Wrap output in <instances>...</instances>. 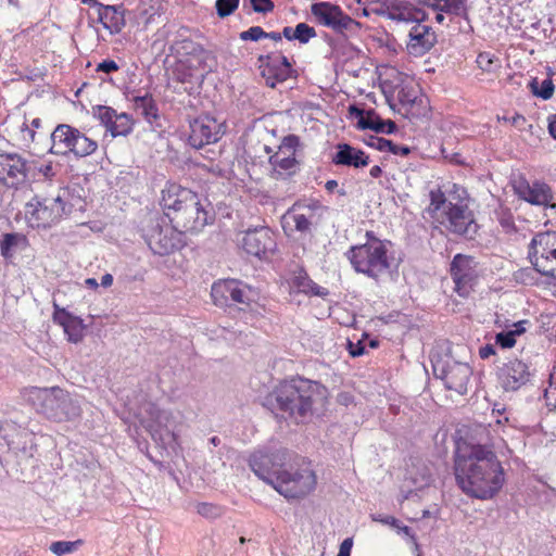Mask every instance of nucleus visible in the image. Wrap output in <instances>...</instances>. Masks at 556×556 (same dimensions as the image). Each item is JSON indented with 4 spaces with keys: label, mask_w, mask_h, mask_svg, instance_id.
<instances>
[{
    "label": "nucleus",
    "mask_w": 556,
    "mask_h": 556,
    "mask_svg": "<svg viewBox=\"0 0 556 556\" xmlns=\"http://www.w3.org/2000/svg\"><path fill=\"white\" fill-rule=\"evenodd\" d=\"M366 112L363 109H359L355 104L349 106V113L351 116L356 117L358 121L365 119Z\"/></svg>",
    "instance_id": "nucleus-58"
},
{
    "label": "nucleus",
    "mask_w": 556,
    "mask_h": 556,
    "mask_svg": "<svg viewBox=\"0 0 556 556\" xmlns=\"http://www.w3.org/2000/svg\"><path fill=\"white\" fill-rule=\"evenodd\" d=\"M28 162L21 154L0 153V184L8 188H17L28 178Z\"/></svg>",
    "instance_id": "nucleus-15"
},
{
    "label": "nucleus",
    "mask_w": 556,
    "mask_h": 556,
    "mask_svg": "<svg viewBox=\"0 0 556 556\" xmlns=\"http://www.w3.org/2000/svg\"><path fill=\"white\" fill-rule=\"evenodd\" d=\"M300 144L295 135L286 136L278 147V151L269 156V164L273 166V177L279 178L283 175H292L296 172L299 162L295 159L296 148Z\"/></svg>",
    "instance_id": "nucleus-13"
},
{
    "label": "nucleus",
    "mask_w": 556,
    "mask_h": 556,
    "mask_svg": "<svg viewBox=\"0 0 556 556\" xmlns=\"http://www.w3.org/2000/svg\"><path fill=\"white\" fill-rule=\"evenodd\" d=\"M26 243L27 239L22 233H5L0 241L1 254L5 258L12 257L17 250L25 248Z\"/></svg>",
    "instance_id": "nucleus-28"
},
{
    "label": "nucleus",
    "mask_w": 556,
    "mask_h": 556,
    "mask_svg": "<svg viewBox=\"0 0 556 556\" xmlns=\"http://www.w3.org/2000/svg\"><path fill=\"white\" fill-rule=\"evenodd\" d=\"M369 11L372 14L384 16L400 22L419 21L426 17V13L419 9H413L407 3L397 0H367Z\"/></svg>",
    "instance_id": "nucleus-17"
},
{
    "label": "nucleus",
    "mask_w": 556,
    "mask_h": 556,
    "mask_svg": "<svg viewBox=\"0 0 556 556\" xmlns=\"http://www.w3.org/2000/svg\"><path fill=\"white\" fill-rule=\"evenodd\" d=\"M293 35L294 40H298L300 43H307L317 36L315 28L306 23H299L294 28Z\"/></svg>",
    "instance_id": "nucleus-41"
},
{
    "label": "nucleus",
    "mask_w": 556,
    "mask_h": 556,
    "mask_svg": "<svg viewBox=\"0 0 556 556\" xmlns=\"http://www.w3.org/2000/svg\"><path fill=\"white\" fill-rule=\"evenodd\" d=\"M35 434L14 421H0V459L14 456L17 465L35 466Z\"/></svg>",
    "instance_id": "nucleus-7"
},
{
    "label": "nucleus",
    "mask_w": 556,
    "mask_h": 556,
    "mask_svg": "<svg viewBox=\"0 0 556 556\" xmlns=\"http://www.w3.org/2000/svg\"><path fill=\"white\" fill-rule=\"evenodd\" d=\"M224 134L223 125L215 118L204 115L190 123L189 144L201 149L206 144L215 143Z\"/></svg>",
    "instance_id": "nucleus-16"
},
{
    "label": "nucleus",
    "mask_w": 556,
    "mask_h": 556,
    "mask_svg": "<svg viewBox=\"0 0 556 556\" xmlns=\"http://www.w3.org/2000/svg\"><path fill=\"white\" fill-rule=\"evenodd\" d=\"M538 80L536 78H533L531 81H530V87L532 89V92L544 99V100H547L549 99L553 93H554V84L552 81V79L547 78V79H544L542 83H541V87L538 88Z\"/></svg>",
    "instance_id": "nucleus-39"
},
{
    "label": "nucleus",
    "mask_w": 556,
    "mask_h": 556,
    "mask_svg": "<svg viewBox=\"0 0 556 556\" xmlns=\"http://www.w3.org/2000/svg\"><path fill=\"white\" fill-rule=\"evenodd\" d=\"M495 354V349L492 344H485L480 348L479 355L482 359L490 357Z\"/></svg>",
    "instance_id": "nucleus-59"
},
{
    "label": "nucleus",
    "mask_w": 556,
    "mask_h": 556,
    "mask_svg": "<svg viewBox=\"0 0 556 556\" xmlns=\"http://www.w3.org/2000/svg\"><path fill=\"white\" fill-rule=\"evenodd\" d=\"M311 12L319 24L328 26L334 13L339 14V5L330 2H316L311 5Z\"/></svg>",
    "instance_id": "nucleus-31"
},
{
    "label": "nucleus",
    "mask_w": 556,
    "mask_h": 556,
    "mask_svg": "<svg viewBox=\"0 0 556 556\" xmlns=\"http://www.w3.org/2000/svg\"><path fill=\"white\" fill-rule=\"evenodd\" d=\"M336 149L337 152L332 156L334 165L362 168L370 162L369 156L363 150L356 149L349 143H338Z\"/></svg>",
    "instance_id": "nucleus-26"
},
{
    "label": "nucleus",
    "mask_w": 556,
    "mask_h": 556,
    "mask_svg": "<svg viewBox=\"0 0 556 556\" xmlns=\"http://www.w3.org/2000/svg\"><path fill=\"white\" fill-rule=\"evenodd\" d=\"M339 34H344V31H355L361 28V23L350 17L345 14L342 9L339 7V14L333 15V18L327 26Z\"/></svg>",
    "instance_id": "nucleus-32"
},
{
    "label": "nucleus",
    "mask_w": 556,
    "mask_h": 556,
    "mask_svg": "<svg viewBox=\"0 0 556 556\" xmlns=\"http://www.w3.org/2000/svg\"><path fill=\"white\" fill-rule=\"evenodd\" d=\"M510 124L518 128L520 131L531 130L532 125L527 123V119L521 114H515L510 119Z\"/></svg>",
    "instance_id": "nucleus-52"
},
{
    "label": "nucleus",
    "mask_w": 556,
    "mask_h": 556,
    "mask_svg": "<svg viewBox=\"0 0 556 556\" xmlns=\"http://www.w3.org/2000/svg\"><path fill=\"white\" fill-rule=\"evenodd\" d=\"M528 365L519 359L509 361L500 370V379L506 391H517L530 380Z\"/></svg>",
    "instance_id": "nucleus-20"
},
{
    "label": "nucleus",
    "mask_w": 556,
    "mask_h": 556,
    "mask_svg": "<svg viewBox=\"0 0 556 556\" xmlns=\"http://www.w3.org/2000/svg\"><path fill=\"white\" fill-rule=\"evenodd\" d=\"M241 245L248 254L262 258L275 251L276 240L268 227H260L247 230Z\"/></svg>",
    "instance_id": "nucleus-19"
},
{
    "label": "nucleus",
    "mask_w": 556,
    "mask_h": 556,
    "mask_svg": "<svg viewBox=\"0 0 556 556\" xmlns=\"http://www.w3.org/2000/svg\"><path fill=\"white\" fill-rule=\"evenodd\" d=\"M98 149L96 140L86 136L85 132L76 129L73 153L76 157H86L94 153Z\"/></svg>",
    "instance_id": "nucleus-29"
},
{
    "label": "nucleus",
    "mask_w": 556,
    "mask_h": 556,
    "mask_svg": "<svg viewBox=\"0 0 556 556\" xmlns=\"http://www.w3.org/2000/svg\"><path fill=\"white\" fill-rule=\"evenodd\" d=\"M252 471L288 500H300L316 486V475L306 457L270 442L249 458Z\"/></svg>",
    "instance_id": "nucleus-1"
},
{
    "label": "nucleus",
    "mask_w": 556,
    "mask_h": 556,
    "mask_svg": "<svg viewBox=\"0 0 556 556\" xmlns=\"http://www.w3.org/2000/svg\"><path fill=\"white\" fill-rule=\"evenodd\" d=\"M348 345L349 352L353 357L361 356L364 353V346L361 344V342L354 344L353 342L349 341Z\"/></svg>",
    "instance_id": "nucleus-57"
},
{
    "label": "nucleus",
    "mask_w": 556,
    "mask_h": 556,
    "mask_svg": "<svg viewBox=\"0 0 556 556\" xmlns=\"http://www.w3.org/2000/svg\"><path fill=\"white\" fill-rule=\"evenodd\" d=\"M39 172H40L45 177H52V176H54L53 166H52V164H51V163L42 164V165L39 167Z\"/></svg>",
    "instance_id": "nucleus-61"
},
{
    "label": "nucleus",
    "mask_w": 556,
    "mask_h": 556,
    "mask_svg": "<svg viewBox=\"0 0 556 556\" xmlns=\"http://www.w3.org/2000/svg\"><path fill=\"white\" fill-rule=\"evenodd\" d=\"M22 395L38 414L54 422L72 421L81 414L79 401L59 387H30L24 389Z\"/></svg>",
    "instance_id": "nucleus-5"
},
{
    "label": "nucleus",
    "mask_w": 556,
    "mask_h": 556,
    "mask_svg": "<svg viewBox=\"0 0 556 556\" xmlns=\"http://www.w3.org/2000/svg\"><path fill=\"white\" fill-rule=\"evenodd\" d=\"M450 273L455 283V291L459 296L467 298L478 278L475 257L456 254L451 263Z\"/></svg>",
    "instance_id": "nucleus-12"
},
{
    "label": "nucleus",
    "mask_w": 556,
    "mask_h": 556,
    "mask_svg": "<svg viewBox=\"0 0 556 556\" xmlns=\"http://www.w3.org/2000/svg\"><path fill=\"white\" fill-rule=\"evenodd\" d=\"M371 519L374 521H377V522H380L382 525H388V526H391V527H399V520L393 517V516H383V515H372L371 516Z\"/></svg>",
    "instance_id": "nucleus-55"
},
{
    "label": "nucleus",
    "mask_w": 556,
    "mask_h": 556,
    "mask_svg": "<svg viewBox=\"0 0 556 556\" xmlns=\"http://www.w3.org/2000/svg\"><path fill=\"white\" fill-rule=\"evenodd\" d=\"M118 70V65L113 60H104L98 64L97 71L103 73H112Z\"/></svg>",
    "instance_id": "nucleus-56"
},
{
    "label": "nucleus",
    "mask_w": 556,
    "mask_h": 556,
    "mask_svg": "<svg viewBox=\"0 0 556 556\" xmlns=\"http://www.w3.org/2000/svg\"><path fill=\"white\" fill-rule=\"evenodd\" d=\"M366 238L365 243L351 247L345 256L355 271L378 279L390 268L387 248L390 242L378 239L372 231H367Z\"/></svg>",
    "instance_id": "nucleus-6"
},
{
    "label": "nucleus",
    "mask_w": 556,
    "mask_h": 556,
    "mask_svg": "<svg viewBox=\"0 0 556 556\" xmlns=\"http://www.w3.org/2000/svg\"><path fill=\"white\" fill-rule=\"evenodd\" d=\"M268 73L273 74L275 77V80L282 83L287 80L290 76L292 71H286L283 67L276 68L275 65L268 67Z\"/></svg>",
    "instance_id": "nucleus-53"
},
{
    "label": "nucleus",
    "mask_w": 556,
    "mask_h": 556,
    "mask_svg": "<svg viewBox=\"0 0 556 556\" xmlns=\"http://www.w3.org/2000/svg\"><path fill=\"white\" fill-rule=\"evenodd\" d=\"M53 321L63 327L68 341L73 343L80 342L86 328L83 319L68 313L65 308H61L56 303H53Z\"/></svg>",
    "instance_id": "nucleus-22"
},
{
    "label": "nucleus",
    "mask_w": 556,
    "mask_h": 556,
    "mask_svg": "<svg viewBox=\"0 0 556 556\" xmlns=\"http://www.w3.org/2000/svg\"><path fill=\"white\" fill-rule=\"evenodd\" d=\"M529 258L542 276L556 279V250L530 244Z\"/></svg>",
    "instance_id": "nucleus-24"
},
{
    "label": "nucleus",
    "mask_w": 556,
    "mask_h": 556,
    "mask_svg": "<svg viewBox=\"0 0 556 556\" xmlns=\"http://www.w3.org/2000/svg\"><path fill=\"white\" fill-rule=\"evenodd\" d=\"M135 109L148 121L152 122L159 117V109L152 96H137L134 98Z\"/></svg>",
    "instance_id": "nucleus-30"
},
{
    "label": "nucleus",
    "mask_w": 556,
    "mask_h": 556,
    "mask_svg": "<svg viewBox=\"0 0 556 556\" xmlns=\"http://www.w3.org/2000/svg\"><path fill=\"white\" fill-rule=\"evenodd\" d=\"M142 237L155 255L166 256L186 245L185 232L164 217H151L142 228Z\"/></svg>",
    "instance_id": "nucleus-8"
},
{
    "label": "nucleus",
    "mask_w": 556,
    "mask_h": 556,
    "mask_svg": "<svg viewBox=\"0 0 556 556\" xmlns=\"http://www.w3.org/2000/svg\"><path fill=\"white\" fill-rule=\"evenodd\" d=\"M548 131H549V135L556 139V114L553 116V119L549 121V124H548Z\"/></svg>",
    "instance_id": "nucleus-64"
},
{
    "label": "nucleus",
    "mask_w": 556,
    "mask_h": 556,
    "mask_svg": "<svg viewBox=\"0 0 556 556\" xmlns=\"http://www.w3.org/2000/svg\"><path fill=\"white\" fill-rule=\"evenodd\" d=\"M448 201L441 190L430 192V210L433 212L442 211L446 214Z\"/></svg>",
    "instance_id": "nucleus-43"
},
{
    "label": "nucleus",
    "mask_w": 556,
    "mask_h": 556,
    "mask_svg": "<svg viewBox=\"0 0 556 556\" xmlns=\"http://www.w3.org/2000/svg\"><path fill=\"white\" fill-rule=\"evenodd\" d=\"M252 9L256 13L266 14L275 8L273 0H250Z\"/></svg>",
    "instance_id": "nucleus-50"
},
{
    "label": "nucleus",
    "mask_w": 556,
    "mask_h": 556,
    "mask_svg": "<svg viewBox=\"0 0 556 556\" xmlns=\"http://www.w3.org/2000/svg\"><path fill=\"white\" fill-rule=\"evenodd\" d=\"M211 295L217 306H231L232 304L250 305V296L245 287L237 280H220L213 283Z\"/></svg>",
    "instance_id": "nucleus-18"
},
{
    "label": "nucleus",
    "mask_w": 556,
    "mask_h": 556,
    "mask_svg": "<svg viewBox=\"0 0 556 556\" xmlns=\"http://www.w3.org/2000/svg\"><path fill=\"white\" fill-rule=\"evenodd\" d=\"M106 130L112 137L127 136L132 130V121L126 113L116 114Z\"/></svg>",
    "instance_id": "nucleus-34"
},
{
    "label": "nucleus",
    "mask_w": 556,
    "mask_h": 556,
    "mask_svg": "<svg viewBox=\"0 0 556 556\" xmlns=\"http://www.w3.org/2000/svg\"><path fill=\"white\" fill-rule=\"evenodd\" d=\"M478 66L484 72H492L496 66L497 59H494L490 53L482 52L477 58Z\"/></svg>",
    "instance_id": "nucleus-49"
},
{
    "label": "nucleus",
    "mask_w": 556,
    "mask_h": 556,
    "mask_svg": "<svg viewBox=\"0 0 556 556\" xmlns=\"http://www.w3.org/2000/svg\"><path fill=\"white\" fill-rule=\"evenodd\" d=\"M80 544H81L80 540H77L74 542L58 541V542H53L51 544L50 551L58 556H62L64 554L74 552L76 549V547Z\"/></svg>",
    "instance_id": "nucleus-44"
},
{
    "label": "nucleus",
    "mask_w": 556,
    "mask_h": 556,
    "mask_svg": "<svg viewBox=\"0 0 556 556\" xmlns=\"http://www.w3.org/2000/svg\"><path fill=\"white\" fill-rule=\"evenodd\" d=\"M454 475L459 489L478 500L493 498L505 483L502 463L486 444H459L454 455Z\"/></svg>",
    "instance_id": "nucleus-2"
},
{
    "label": "nucleus",
    "mask_w": 556,
    "mask_h": 556,
    "mask_svg": "<svg viewBox=\"0 0 556 556\" xmlns=\"http://www.w3.org/2000/svg\"><path fill=\"white\" fill-rule=\"evenodd\" d=\"M365 143L378 151H389L394 155L406 156L410 153V149L406 146H399L389 139H384L377 136H370Z\"/></svg>",
    "instance_id": "nucleus-27"
},
{
    "label": "nucleus",
    "mask_w": 556,
    "mask_h": 556,
    "mask_svg": "<svg viewBox=\"0 0 556 556\" xmlns=\"http://www.w3.org/2000/svg\"><path fill=\"white\" fill-rule=\"evenodd\" d=\"M98 10V22L111 34H118L125 26L124 10L122 5H109L99 1L91 4Z\"/></svg>",
    "instance_id": "nucleus-23"
},
{
    "label": "nucleus",
    "mask_w": 556,
    "mask_h": 556,
    "mask_svg": "<svg viewBox=\"0 0 556 556\" xmlns=\"http://www.w3.org/2000/svg\"><path fill=\"white\" fill-rule=\"evenodd\" d=\"M356 126L358 129H370L378 134L384 132V121L372 109L366 112L365 119L357 121Z\"/></svg>",
    "instance_id": "nucleus-36"
},
{
    "label": "nucleus",
    "mask_w": 556,
    "mask_h": 556,
    "mask_svg": "<svg viewBox=\"0 0 556 556\" xmlns=\"http://www.w3.org/2000/svg\"><path fill=\"white\" fill-rule=\"evenodd\" d=\"M466 0H439L433 2L431 9L437 12H445L453 15H462L465 11Z\"/></svg>",
    "instance_id": "nucleus-35"
},
{
    "label": "nucleus",
    "mask_w": 556,
    "mask_h": 556,
    "mask_svg": "<svg viewBox=\"0 0 556 556\" xmlns=\"http://www.w3.org/2000/svg\"><path fill=\"white\" fill-rule=\"evenodd\" d=\"M293 34H294V28H292L290 26H286L282 29L281 37H285L288 40H294Z\"/></svg>",
    "instance_id": "nucleus-63"
},
{
    "label": "nucleus",
    "mask_w": 556,
    "mask_h": 556,
    "mask_svg": "<svg viewBox=\"0 0 556 556\" xmlns=\"http://www.w3.org/2000/svg\"><path fill=\"white\" fill-rule=\"evenodd\" d=\"M116 114V111L110 106L99 105L94 109V116H97L101 123L104 124L106 129L109 128Z\"/></svg>",
    "instance_id": "nucleus-46"
},
{
    "label": "nucleus",
    "mask_w": 556,
    "mask_h": 556,
    "mask_svg": "<svg viewBox=\"0 0 556 556\" xmlns=\"http://www.w3.org/2000/svg\"><path fill=\"white\" fill-rule=\"evenodd\" d=\"M453 200L454 197L450 199L445 214L448 222L447 229L465 239H475L479 226L472 212L469 210L467 202L460 197H458L457 202H453Z\"/></svg>",
    "instance_id": "nucleus-10"
},
{
    "label": "nucleus",
    "mask_w": 556,
    "mask_h": 556,
    "mask_svg": "<svg viewBox=\"0 0 556 556\" xmlns=\"http://www.w3.org/2000/svg\"><path fill=\"white\" fill-rule=\"evenodd\" d=\"M292 222L294 224V228L300 232H309L312 228V220L306 217L304 214H295L292 211H288L283 216V228L286 229V225Z\"/></svg>",
    "instance_id": "nucleus-37"
},
{
    "label": "nucleus",
    "mask_w": 556,
    "mask_h": 556,
    "mask_svg": "<svg viewBox=\"0 0 556 556\" xmlns=\"http://www.w3.org/2000/svg\"><path fill=\"white\" fill-rule=\"evenodd\" d=\"M150 413L153 416L155 422L160 427H167V422H168V419H169V413L168 412L161 410V409L156 408L155 406H152Z\"/></svg>",
    "instance_id": "nucleus-51"
},
{
    "label": "nucleus",
    "mask_w": 556,
    "mask_h": 556,
    "mask_svg": "<svg viewBox=\"0 0 556 556\" xmlns=\"http://www.w3.org/2000/svg\"><path fill=\"white\" fill-rule=\"evenodd\" d=\"M293 285L300 292L305 294L317 295L320 298H326L329 294V291L326 288L315 283L306 274L296 276L293 280Z\"/></svg>",
    "instance_id": "nucleus-33"
},
{
    "label": "nucleus",
    "mask_w": 556,
    "mask_h": 556,
    "mask_svg": "<svg viewBox=\"0 0 556 556\" xmlns=\"http://www.w3.org/2000/svg\"><path fill=\"white\" fill-rule=\"evenodd\" d=\"M433 371L435 377L443 380L447 390L462 395L467 393L468 383L472 375V369L467 363L454 359L438 362L433 365Z\"/></svg>",
    "instance_id": "nucleus-9"
},
{
    "label": "nucleus",
    "mask_w": 556,
    "mask_h": 556,
    "mask_svg": "<svg viewBox=\"0 0 556 556\" xmlns=\"http://www.w3.org/2000/svg\"><path fill=\"white\" fill-rule=\"evenodd\" d=\"M265 36L266 31L261 26H252L248 30L239 34V38L242 41H258L260 39H265Z\"/></svg>",
    "instance_id": "nucleus-47"
},
{
    "label": "nucleus",
    "mask_w": 556,
    "mask_h": 556,
    "mask_svg": "<svg viewBox=\"0 0 556 556\" xmlns=\"http://www.w3.org/2000/svg\"><path fill=\"white\" fill-rule=\"evenodd\" d=\"M65 213V203L61 197L35 199L27 205L26 215L33 227H50Z\"/></svg>",
    "instance_id": "nucleus-11"
},
{
    "label": "nucleus",
    "mask_w": 556,
    "mask_h": 556,
    "mask_svg": "<svg viewBox=\"0 0 556 556\" xmlns=\"http://www.w3.org/2000/svg\"><path fill=\"white\" fill-rule=\"evenodd\" d=\"M397 129V126L396 124L391 121V119H388V121H384V134H393L395 132Z\"/></svg>",
    "instance_id": "nucleus-62"
},
{
    "label": "nucleus",
    "mask_w": 556,
    "mask_h": 556,
    "mask_svg": "<svg viewBox=\"0 0 556 556\" xmlns=\"http://www.w3.org/2000/svg\"><path fill=\"white\" fill-rule=\"evenodd\" d=\"M353 546V540L351 538H346L340 545L339 553L341 554H351V549Z\"/></svg>",
    "instance_id": "nucleus-60"
},
{
    "label": "nucleus",
    "mask_w": 556,
    "mask_h": 556,
    "mask_svg": "<svg viewBox=\"0 0 556 556\" xmlns=\"http://www.w3.org/2000/svg\"><path fill=\"white\" fill-rule=\"evenodd\" d=\"M531 245H541L545 249L556 250V231L536 233L531 240Z\"/></svg>",
    "instance_id": "nucleus-40"
},
{
    "label": "nucleus",
    "mask_w": 556,
    "mask_h": 556,
    "mask_svg": "<svg viewBox=\"0 0 556 556\" xmlns=\"http://www.w3.org/2000/svg\"><path fill=\"white\" fill-rule=\"evenodd\" d=\"M514 191L519 199L532 205L556 210V203L553 202V190L544 181L534 180L533 182H529L526 178L520 177L514 182Z\"/></svg>",
    "instance_id": "nucleus-14"
},
{
    "label": "nucleus",
    "mask_w": 556,
    "mask_h": 556,
    "mask_svg": "<svg viewBox=\"0 0 556 556\" xmlns=\"http://www.w3.org/2000/svg\"><path fill=\"white\" fill-rule=\"evenodd\" d=\"M76 129L68 124H59L50 135V152L63 156L73 153Z\"/></svg>",
    "instance_id": "nucleus-25"
},
{
    "label": "nucleus",
    "mask_w": 556,
    "mask_h": 556,
    "mask_svg": "<svg viewBox=\"0 0 556 556\" xmlns=\"http://www.w3.org/2000/svg\"><path fill=\"white\" fill-rule=\"evenodd\" d=\"M538 274H540L539 270L536 269L535 266H533L516 270L513 274V277L517 283H521L525 286H534L538 283L539 280L536 276Z\"/></svg>",
    "instance_id": "nucleus-38"
},
{
    "label": "nucleus",
    "mask_w": 556,
    "mask_h": 556,
    "mask_svg": "<svg viewBox=\"0 0 556 556\" xmlns=\"http://www.w3.org/2000/svg\"><path fill=\"white\" fill-rule=\"evenodd\" d=\"M195 508L197 513L205 518H216L220 515V508L211 503H199Z\"/></svg>",
    "instance_id": "nucleus-48"
},
{
    "label": "nucleus",
    "mask_w": 556,
    "mask_h": 556,
    "mask_svg": "<svg viewBox=\"0 0 556 556\" xmlns=\"http://www.w3.org/2000/svg\"><path fill=\"white\" fill-rule=\"evenodd\" d=\"M424 18L416 21L417 24L414 25L408 34V49L410 53L416 55H421L428 52L435 43L437 36L430 26L422 25L420 22Z\"/></svg>",
    "instance_id": "nucleus-21"
},
{
    "label": "nucleus",
    "mask_w": 556,
    "mask_h": 556,
    "mask_svg": "<svg viewBox=\"0 0 556 556\" xmlns=\"http://www.w3.org/2000/svg\"><path fill=\"white\" fill-rule=\"evenodd\" d=\"M160 203L169 222L184 232H199L215 218L207 198L174 182L166 184Z\"/></svg>",
    "instance_id": "nucleus-4"
},
{
    "label": "nucleus",
    "mask_w": 556,
    "mask_h": 556,
    "mask_svg": "<svg viewBox=\"0 0 556 556\" xmlns=\"http://www.w3.org/2000/svg\"><path fill=\"white\" fill-rule=\"evenodd\" d=\"M397 99L402 105H413L416 97L413 96L409 90L402 88L397 92Z\"/></svg>",
    "instance_id": "nucleus-54"
},
{
    "label": "nucleus",
    "mask_w": 556,
    "mask_h": 556,
    "mask_svg": "<svg viewBox=\"0 0 556 556\" xmlns=\"http://www.w3.org/2000/svg\"><path fill=\"white\" fill-rule=\"evenodd\" d=\"M240 0H216L217 15L222 18L231 15L239 5Z\"/></svg>",
    "instance_id": "nucleus-45"
},
{
    "label": "nucleus",
    "mask_w": 556,
    "mask_h": 556,
    "mask_svg": "<svg viewBox=\"0 0 556 556\" xmlns=\"http://www.w3.org/2000/svg\"><path fill=\"white\" fill-rule=\"evenodd\" d=\"M526 329L521 330H510L507 332H500L495 337V342L503 349H509L513 348L516 343V336L521 334L525 332Z\"/></svg>",
    "instance_id": "nucleus-42"
},
{
    "label": "nucleus",
    "mask_w": 556,
    "mask_h": 556,
    "mask_svg": "<svg viewBox=\"0 0 556 556\" xmlns=\"http://www.w3.org/2000/svg\"><path fill=\"white\" fill-rule=\"evenodd\" d=\"M328 389L317 381L295 377L280 382L266 397L273 412L296 425L320 416L328 403Z\"/></svg>",
    "instance_id": "nucleus-3"
}]
</instances>
